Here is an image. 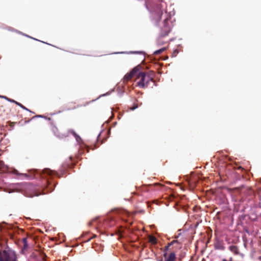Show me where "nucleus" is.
I'll return each mask as SVG.
<instances>
[{
    "label": "nucleus",
    "mask_w": 261,
    "mask_h": 261,
    "mask_svg": "<svg viewBox=\"0 0 261 261\" xmlns=\"http://www.w3.org/2000/svg\"><path fill=\"white\" fill-rule=\"evenodd\" d=\"M52 130L54 133L55 135L58 136V137L61 138L63 137H66V136H64L59 132L58 129L56 126H53Z\"/></svg>",
    "instance_id": "f8f14e48"
},
{
    "label": "nucleus",
    "mask_w": 261,
    "mask_h": 261,
    "mask_svg": "<svg viewBox=\"0 0 261 261\" xmlns=\"http://www.w3.org/2000/svg\"><path fill=\"white\" fill-rule=\"evenodd\" d=\"M17 192H18V187H17Z\"/></svg>",
    "instance_id": "2f4dec72"
},
{
    "label": "nucleus",
    "mask_w": 261,
    "mask_h": 261,
    "mask_svg": "<svg viewBox=\"0 0 261 261\" xmlns=\"http://www.w3.org/2000/svg\"><path fill=\"white\" fill-rule=\"evenodd\" d=\"M17 235L20 234V233H23L24 232L23 229L19 228L18 226L17 227Z\"/></svg>",
    "instance_id": "412c9836"
},
{
    "label": "nucleus",
    "mask_w": 261,
    "mask_h": 261,
    "mask_svg": "<svg viewBox=\"0 0 261 261\" xmlns=\"http://www.w3.org/2000/svg\"><path fill=\"white\" fill-rule=\"evenodd\" d=\"M0 261H16V256L14 252L10 249L0 250Z\"/></svg>",
    "instance_id": "20e7f679"
},
{
    "label": "nucleus",
    "mask_w": 261,
    "mask_h": 261,
    "mask_svg": "<svg viewBox=\"0 0 261 261\" xmlns=\"http://www.w3.org/2000/svg\"><path fill=\"white\" fill-rule=\"evenodd\" d=\"M7 170V167L4 165L3 161H0V171L4 172Z\"/></svg>",
    "instance_id": "2eb2a0df"
},
{
    "label": "nucleus",
    "mask_w": 261,
    "mask_h": 261,
    "mask_svg": "<svg viewBox=\"0 0 261 261\" xmlns=\"http://www.w3.org/2000/svg\"><path fill=\"white\" fill-rule=\"evenodd\" d=\"M178 236H175L174 237V238H175V239H177V238H178Z\"/></svg>",
    "instance_id": "a878e982"
},
{
    "label": "nucleus",
    "mask_w": 261,
    "mask_h": 261,
    "mask_svg": "<svg viewBox=\"0 0 261 261\" xmlns=\"http://www.w3.org/2000/svg\"><path fill=\"white\" fill-rule=\"evenodd\" d=\"M28 190L30 191L27 193V196L33 197L34 196H38L40 193L37 191V189L30 183L26 185Z\"/></svg>",
    "instance_id": "0eeeda50"
},
{
    "label": "nucleus",
    "mask_w": 261,
    "mask_h": 261,
    "mask_svg": "<svg viewBox=\"0 0 261 261\" xmlns=\"http://www.w3.org/2000/svg\"><path fill=\"white\" fill-rule=\"evenodd\" d=\"M12 101H13V102H15V103H16V101H15V100H12Z\"/></svg>",
    "instance_id": "cd10ccee"
},
{
    "label": "nucleus",
    "mask_w": 261,
    "mask_h": 261,
    "mask_svg": "<svg viewBox=\"0 0 261 261\" xmlns=\"http://www.w3.org/2000/svg\"><path fill=\"white\" fill-rule=\"evenodd\" d=\"M76 108L75 106L74 105L73 107L71 108V109H74ZM68 110H70V109H68Z\"/></svg>",
    "instance_id": "5701e85b"
},
{
    "label": "nucleus",
    "mask_w": 261,
    "mask_h": 261,
    "mask_svg": "<svg viewBox=\"0 0 261 261\" xmlns=\"http://www.w3.org/2000/svg\"><path fill=\"white\" fill-rule=\"evenodd\" d=\"M163 14V6L161 4L156 5L154 10V18L157 21L161 20Z\"/></svg>",
    "instance_id": "423d86ee"
},
{
    "label": "nucleus",
    "mask_w": 261,
    "mask_h": 261,
    "mask_svg": "<svg viewBox=\"0 0 261 261\" xmlns=\"http://www.w3.org/2000/svg\"><path fill=\"white\" fill-rule=\"evenodd\" d=\"M165 15V18L163 22V25L161 28L160 33V35L162 37H166L169 34L173 25L172 22L170 21V16H168L167 14Z\"/></svg>",
    "instance_id": "f03ea898"
},
{
    "label": "nucleus",
    "mask_w": 261,
    "mask_h": 261,
    "mask_svg": "<svg viewBox=\"0 0 261 261\" xmlns=\"http://www.w3.org/2000/svg\"><path fill=\"white\" fill-rule=\"evenodd\" d=\"M158 261H163V259L161 258V259L159 260Z\"/></svg>",
    "instance_id": "c85d7f7f"
},
{
    "label": "nucleus",
    "mask_w": 261,
    "mask_h": 261,
    "mask_svg": "<svg viewBox=\"0 0 261 261\" xmlns=\"http://www.w3.org/2000/svg\"><path fill=\"white\" fill-rule=\"evenodd\" d=\"M139 70V68L138 67H136L133 68L129 72L126 73L124 78V82H128L130 81L134 76H137L138 73V71Z\"/></svg>",
    "instance_id": "6e6552de"
},
{
    "label": "nucleus",
    "mask_w": 261,
    "mask_h": 261,
    "mask_svg": "<svg viewBox=\"0 0 261 261\" xmlns=\"http://www.w3.org/2000/svg\"><path fill=\"white\" fill-rule=\"evenodd\" d=\"M229 249L232 252H233L235 254H238L239 253L238 248L237 246L231 245L229 246Z\"/></svg>",
    "instance_id": "ddd939ff"
},
{
    "label": "nucleus",
    "mask_w": 261,
    "mask_h": 261,
    "mask_svg": "<svg viewBox=\"0 0 261 261\" xmlns=\"http://www.w3.org/2000/svg\"><path fill=\"white\" fill-rule=\"evenodd\" d=\"M259 205L261 207V197L260 198V202H259Z\"/></svg>",
    "instance_id": "b1692460"
},
{
    "label": "nucleus",
    "mask_w": 261,
    "mask_h": 261,
    "mask_svg": "<svg viewBox=\"0 0 261 261\" xmlns=\"http://www.w3.org/2000/svg\"><path fill=\"white\" fill-rule=\"evenodd\" d=\"M35 172H37V170L28 171L27 173H19L17 171V178L32 179L35 177Z\"/></svg>",
    "instance_id": "1a4fd4ad"
},
{
    "label": "nucleus",
    "mask_w": 261,
    "mask_h": 261,
    "mask_svg": "<svg viewBox=\"0 0 261 261\" xmlns=\"http://www.w3.org/2000/svg\"><path fill=\"white\" fill-rule=\"evenodd\" d=\"M222 261H227V260H226V259H224L222 260Z\"/></svg>",
    "instance_id": "7c9ffc66"
},
{
    "label": "nucleus",
    "mask_w": 261,
    "mask_h": 261,
    "mask_svg": "<svg viewBox=\"0 0 261 261\" xmlns=\"http://www.w3.org/2000/svg\"><path fill=\"white\" fill-rule=\"evenodd\" d=\"M118 214L120 217H121L122 219L123 220H125V217H127L128 215V213L127 211L123 210H120L118 212Z\"/></svg>",
    "instance_id": "9b49d317"
},
{
    "label": "nucleus",
    "mask_w": 261,
    "mask_h": 261,
    "mask_svg": "<svg viewBox=\"0 0 261 261\" xmlns=\"http://www.w3.org/2000/svg\"><path fill=\"white\" fill-rule=\"evenodd\" d=\"M170 243L173 245L175 243H178V241H177L176 240H174L172 241H171Z\"/></svg>",
    "instance_id": "4be33fe9"
},
{
    "label": "nucleus",
    "mask_w": 261,
    "mask_h": 261,
    "mask_svg": "<svg viewBox=\"0 0 261 261\" xmlns=\"http://www.w3.org/2000/svg\"><path fill=\"white\" fill-rule=\"evenodd\" d=\"M17 106H20L21 107H22V108L25 109L26 111L25 114H24V115H23L24 116V118L23 117V114H20L19 111L17 113H18V114H17V117L18 116H20L21 118H22L21 120L19 122V123H20L21 125H22L23 123H25L29 122L31 120V119L30 118H27V116L30 114L31 111H30L28 109L25 108L21 103H20L18 102L17 103Z\"/></svg>",
    "instance_id": "39448f33"
},
{
    "label": "nucleus",
    "mask_w": 261,
    "mask_h": 261,
    "mask_svg": "<svg viewBox=\"0 0 261 261\" xmlns=\"http://www.w3.org/2000/svg\"><path fill=\"white\" fill-rule=\"evenodd\" d=\"M43 171L44 173H46L49 175H51L56 173L54 171H52L49 169H45Z\"/></svg>",
    "instance_id": "dca6fc26"
},
{
    "label": "nucleus",
    "mask_w": 261,
    "mask_h": 261,
    "mask_svg": "<svg viewBox=\"0 0 261 261\" xmlns=\"http://www.w3.org/2000/svg\"><path fill=\"white\" fill-rule=\"evenodd\" d=\"M172 245L171 244V243H169L167 246H165L163 249L164 253H167V251L169 249V248Z\"/></svg>",
    "instance_id": "a211bd4d"
},
{
    "label": "nucleus",
    "mask_w": 261,
    "mask_h": 261,
    "mask_svg": "<svg viewBox=\"0 0 261 261\" xmlns=\"http://www.w3.org/2000/svg\"><path fill=\"white\" fill-rule=\"evenodd\" d=\"M68 133H70L72 134L75 138L77 140L78 138H80V137L76 134V133L72 129H69L68 130Z\"/></svg>",
    "instance_id": "6ab92c4d"
},
{
    "label": "nucleus",
    "mask_w": 261,
    "mask_h": 261,
    "mask_svg": "<svg viewBox=\"0 0 261 261\" xmlns=\"http://www.w3.org/2000/svg\"><path fill=\"white\" fill-rule=\"evenodd\" d=\"M258 259H259L260 261H261V256H259V257H258Z\"/></svg>",
    "instance_id": "bb28decb"
},
{
    "label": "nucleus",
    "mask_w": 261,
    "mask_h": 261,
    "mask_svg": "<svg viewBox=\"0 0 261 261\" xmlns=\"http://www.w3.org/2000/svg\"><path fill=\"white\" fill-rule=\"evenodd\" d=\"M163 256L165 258L164 261H176V256L174 252H171L169 254L164 253Z\"/></svg>",
    "instance_id": "9d476101"
},
{
    "label": "nucleus",
    "mask_w": 261,
    "mask_h": 261,
    "mask_svg": "<svg viewBox=\"0 0 261 261\" xmlns=\"http://www.w3.org/2000/svg\"><path fill=\"white\" fill-rule=\"evenodd\" d=\"M95 237H96V235H94L92 238H95Z\"/></svg>",
    "instance_id": "c756f323"
},
{
    "label": "nucleus",
    "mask_w": 261,
    "mask_h": 261,
    "mask_svg": "<svg viewBox=\"0 0 261 261\" xmlns=\"http://www.w3.org/2000/svg\"><path fill=\"white\" fill-rule=\"evenodd\" d=\"M166 49V48L163 47L162 48H161L160 49H158L154 52V54L155 55H160L162 54L163 52H164Z\"/></svg>",
    "instance_id": "f3484780"
},
{
    "label": "nucleus",
    "mask_w": 261,
    "mask_h": 261,
    "mask_svg": "<svg viewBox=\"0 0 261 261\" xmlns=\"http://www.w3.org/2000/svg\"><path fill=\"white\" fill-rule=\"evenodd\" d=\"M137 86L141 88H147L150 82L154 83V80L152 76L147 74L145 72H139L136 78Z\"/></svg>",
    "instance_id": "f257e3e1"
},
{
    "label": "nucleus",
    "mask_w": 261,
    "mask_h": 261,
    "mask_svg": "<svg viewBox=\"0 0 261 261\" xmlns=\"http://www.w3.org/2000/svg\"><path fill=\"white\" fill-rule=\"evenodd\" d=\"M148 240L149 242L153 245H155L157 243L156 238L153 236H149L148 237Z\"/></svg>",
    "instance_id": "4468645a"
},
{
    "label": "nucleus",
    "mask_w": 261,
    "mask_h": 261,
    "mask_svg": "<svg viewBox=\"0 0 261 261\" xmlns=\"http://www.w3.org/2000/svg\"><path fill=\"white\" fill-rule=\"evenodd\" d=\"M138 107V104L134 103L133 106L130 107L129 109L131 111H133V110H135L136 109H137Z\"/></svg>",
    "instance_id": "aec40b11"
},
{
    "label": "nucleus",
    "mask_w": 261,
    "mask_h": 261,
    "mask_svg": "<svg viewBox=\"0 0 261 261\" xmlns=\"http://www.w3.org/2000/svg\"><path fill=\"white\" fill-rule=\"evenodd\" d=\"M17 246L21 249L20 252L22 254H25L28 253V250L30 248L28 241V237L25 236L22 238L17 237Z\"/></svg>",
    "instance_id": "7ed1b4c3"
},
{
    "label": "nucleus",
    "mask_w": 261,
    "mask_h": 261,
    "mask_svg": "<svg viewBox=\"0 0 261 261\" xmlns=\"http://www.w3.org/2000/svg\"><path fill=\"white\" fill-rule=\"evenodd\" d=\"M15 189H13L12 191H9V193H11V192H15Z\"/></svg>",
    "instance_id": "393cba45"
}]
</instances>
